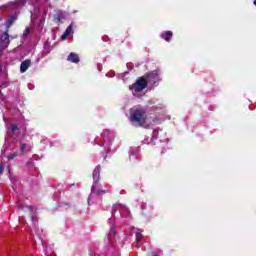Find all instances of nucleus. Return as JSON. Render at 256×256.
<instances>
[{"mask_svg":"<svg viewBox=\"0 0 256 256\" xmlns=\"http://www.w3.org/2000/svg\"><path fill=\"white\" fill-rule=\"evenodd\" d=\"M28 209H30V211H33L34 207L33 206H28Z\"/></svg>","mask_w":256,"mask_h":256,"instance_id":"21","label":"nucleus"},{"mask_svg":"<svg viewBox=\"0 0 256 256\" xmlns=\"http://www.w3.org/2000/svg\"><path fill=\"white\" fill-rule=\"evenodd\" d=\"M30 67H31V60L26 59L22 61L20 64V72L25 73L27 72V69H29Z\"/></svg>","mask_w":256,"mask_h":256,"instance_id":"6","label":"nucleus"},{"mask_svg":"<svg viewBox=\"0 0 256 256\" xmlns=\"http://www.w3.org/2000/svg\"><path fill=\"white\" fill-rule=\"evenodd\" d=\"M152 256H159V254L153 253Z\"/></svg>","mask_w":256,"mask_h":256,"instance_id":"23","label":"nucleus"},{"mask_svg":"<svg viewBox=\"0 0 256 256\" xmlns=\"http://www.w3.org/2000/svg\"><path fill=\"white\" fill-rule=\"evenodd\" d=\"M2 87H7V84H2Z\"/></svg>","mask_w":256,"mask_h":256,"instance_id":"24","label":"nucleus"},{"mask_svg":"<svg viewBox=\"0 0 256 256\" xmlns=\"http://www.w3.org/2000/svg\"><path fill=\"white\" fill-rule=\"evenodd\" d=\"M143 239V234L141 232H136V243H139Z\"/></svg>","mask_w":256,"mask_h":256,"instance_id":"15","label":"nucleus"},{"mask_svg":"<svg viewBox=\"0 0 256 256\" xmlns=\"http://www.w3.org/2000/svg\"><path fill=\"white\" fill-rule=\"evenodd\" d=\"M147 81L151 83V85L155 86L159 81H161V78L159 77V72L156 70L150 72L148 75L145 76Z\"/></svg>","mask_w":256,"mask_h":256,"instance_id":"3","label":"nucleus"},{"mask_svg":"<svg viewBox=\"0 0 256 256\" xmlns=\"http://www.w3.org/2000/svg\"><path fill=\"white\" fill-rule=\"evenodd\" d=\"M19 154L17 152H14L12 154H10L7 159L8 161H13V159H15V157H17Z\"/></svg>","mask_w":256,"mask_h":256,"instance_id":"14","label":"nucleus"},{"mask_svg":"<svg viewBox=\"0 0 256 256\" xmlns=\"http://www.w3.org/2000/svg\"><path fill=\"white\" fill-rule=\"evenodd\" d=\"M25 149H27V144L23 143L20 145V153L23 155L25 153Z\"/></svg>","mask_w":256,"mask_h":256,"instance_id":"16","label":"nucleus"},{"mask_svg":"<svg viewBox=\"0 0 256 256\" xmlns=\"http://www.w3.org/2000/svg\"><path fill=\"white\" fill-rule=\"evenodd\" d=\"M11 131H12V135H15L16 131H19V126H17V124H12Z\"/></svg>","mask_w":256,"mask_h":256,"instance_id":"12","label":"nucleus"},{"mask_svg":"<svg viewBox=\"0 0 256 256\" xmlns=\"http://www.w3.org/2000/svg\"><path fill=\"white\" fill-rule=\"evenodd\" d=\"M31 35V29L27 27L23 32V37H29Z\"/></svg>","mask_w":256,"mask_h":256,"instance_id":"13","label":"nucleus"},{"mask_svg":"<svg viewBox=\"0 0 256 256\" xmlns=\"http://www.w3.org/2000/svg\"><path fill=\"white\" fill-rule=\"evenodd\" d=\"M15 21H17V14H11L6 20V29H11V26L13 25V23H15Z\"/></svg>","mask_w":256,"mask_h":256,"instance_id":"7","label":"nucleus"},{"mask_svg":"<svg viewBox=\"0 0 256 256\" xmlns=\"http://www.w3.org/2000/svg\"><path fill=\"white\" fill-rule=\"evenodd\" d=\"M129 119L134 127H145L147 123V111L143 108L131 109Z\"/></svg>","mask_w":256,"mask_h":256,"instance_id":"1","label":"nucleus"},{"mask_svg":"<svg viewBox=\"0 0 256 256\" xmlns=\"http://www.w3.org/2000/svg\"><path fill=\"white\" fill-rule=\"evenodd\" d=\"M171 37H173V32L171 31H166L161 34V39H164V41H167L168 43L171 41Z\"/></svg>","mask_w":256,"mask_h":256,"instance_id":"10","label":"nucleus"},{"mask_svg":"<svg viewBox=\"0 0 256 256\" xmlns=\"http://www.w3.org/2000/svg\"><path fill=\"white\" fill-rule=\"evenodd\" d=\"M125 207V205L121 204V203H116L113 205L112 207V211H119V209Z\"/></svg>","mask_w":256,"mask_h":256,"instance_id":"11","label":"nucleus"},{"mask_svg":"<svg viewBox=\"0 0 256 256\" xmlns=\"http://www.w3.org/2000/svg\"><path fill=\"white\" fill-rule=\"evenodd\" d=\"M73 32V26L72 25H69L65 32L63 33V35L61 36V39L62 40H65L67 39V37H69V35H71V33Z\"/></svg>","mask_w":256,"mask_h":256,"instance_id":"9","label":"nucleus"},{"mask_svg":"<svg viewBox=\"0 0 256 256\" xmlns=\"http://www.w3.org/2000/svg\"><path fill=\"white\" fill-rule=\"evenodd\" d=\"M31 221H32V223H37V216H34V215H32L31 216Z\"/></svg>","mask_w":256,"mask_h":256,"instance_id":"18","label":"nucleus"},{"mask_svg":"<svg viewBox=\"0 0 256 256\" xmlns=\"http://www.w3.org/2000/svg\"><path fill=\"white\" fill-rule=\"evenodd\" d=\"M67 61H70V63H79L81 59L79 58V54L71 52L67 57Z\"/></svg>","mask_w":256,"mask_h":256,"instance_id":"8","label":"nucleus"},{"mask_svg":"<svg viewBox=\"0 0 256 256\" xmlns=\"http://www.w3.org/2000/svg\"><path fill=\"white\" fill-rule=\"evenodd\" d=\"M9 43H11L9 40V30H6L0 38V49H7L9 47Z\"/></svg>","mask_w":256,"mask_h":256,"instance_id":"4","label":"nucleus"},{"mask_svg":"<svg viewBox=\"0 0 256 256\" xmlns=\"http://www.w3.org/2000/svg\"><path fill=\"white\" fill-rule=\"evenodd\" d=\"M70 187L71 188L75 187V183L70 184Z\"/></svg>","mask_w":256,"mask_h":256,"instance_id":"22","label":"nucleus"},{"mask_svg":"<svg viewBox=\"0 0 256 256\" xmlns=\"http://www.w3.org/2000/svg\"><path fill=\"white\" fill-rule=\"evenodd\" d=\"M98 195H105V190L99 188L98 189Z\"/></svg>","mask_w":256,"mask_h":256,"instance_id":"19","label":"nucleus"},{"mask_svg":"<svg viewBox=\"0 0 256 256\" xmlns=\"http://www.w3.org/2000/svg\"><path fill=\"white\" fill-rule=\"evenodd\" d=\"M95 191H97V187L95 185H93L91 188V193H95Z\"/></svg>","mask_w":256,"mask_h":256,"instance_id":"20","label":"nucleus"},{"mask_svg":"<svg viewBox=\"0 0 256 256\" xmlns=\"http://www.w3.org/2000/svg\"><path fill=\"white\" fill-rule=\"evenodd\" d=\"M93 181L94 183H99L101 181V165H97L93 171Z\"/></svg>","mask_w":256,"mask_h":256,"instance_id":"5","label":"nucleus"},{"mask_svg":"<svg viewBox=\"0 0 256 256\" xmlns=\"http://www.w3.org/2000/svg\"><path fill=\"white\" fill-rule=\"evenodd\" d=\"M5 171V164L0 163V175H2Z\"/></svg>","mask_w":256,"mask_h":256,"instance_id":"17","label":"nucleus"},{"mask_svg":"<svg viewBox=\"0 0 256 256\" xmlns=\"http://www.w3.org/2000/svg\"><path fill=\"white\" fill-rule=\"evenodd\" d=\"M147 85H149V80H147L146 76H141L136 79L135 83L129 86V89L132 93H141V91L147 89Z\"/></svg>","mask_w":256,"mask_h":256,"instance_id":"2","label":"nucleus"}]
</instances>
